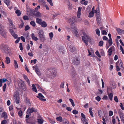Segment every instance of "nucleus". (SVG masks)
Listing matches in <instances>:
<instances>
[{
    "mask_svg": "<svg viewBox=\"0 0 124 124\" xmlns=\"http://www.w3.org/2000/svg\"><path fill=\"white\" fill-rule=\"evenodd\" d=\"M8 21L10 24L9 31L14 38L16 39L18 38V36L15 33L16 32V27L13 24V23L11 20L8 19Z\"/></svg>",
    "mask_w": 124,
    "mask_h": 124,
    "instance_id": "nucleus-1",
    "label": "nucleus"
},
{
    "mask_svg": "<svg viewBox=\"0 0 124 124\" xmlns=\"http://www.w3.org/2000/svg\"><path fill=\"white\" fill-rule=\"evenodd\" d=\"M83 36L82 37V39L83 41L85 43V45L87 46L88 44V41L90 42L91 39L89 36L87 35L85 32H83Z\"/></svg>",
    "mask_w": 124,
    "mask_h": 124,
    "instance_id": "nucleus-2",
    "label": "nucleus"
},
{
    "mask_svg": "<svg viewBox=\"0 0 124 124\" xmlns=\"http://www.w3.org/2000/svg\"><path fill=\"white\" fill-rule=\"evenodd\" d=\"M4 27L0 23V34L3 37H7V30L4 29Z\"/></svg>",
    "mask_w": 124,
    "mask_h": 124,
    "instance_id": "nucleus-3",
    "label": "nucleus"
},
{
    "mask_svg": "<svg viewBox=\"0 0 124 124\" xmlns=\"http://www.w3.org/2000/svg\"><path fill=\"white\" fill-rule=\"evenodd\" d=\"M0 49L2 52L4 53H6L8 51V46L7 45L4 44H1Z\"/></svg>",
    "mask_w": 124,
    "mask_h": 124,
    "instance_id": "nucleus-4",
    "label": "nucleus"
},
{
    "mask_svg": "<svg viewBox=\"0 0 124 124\" xmlns=\"http://www.w3.org/2000/svg\"><path fill=\"white\" fill-rule=\"evenodd\" d=\"M14 99H15V102L17 104L20 103V98L18 92H16L15 93Z\"/></svg>",
    "mask_w": 124,
    "mask_h": 124,
    "instance_id": "nucleus-5",
    "label": "nucleus"
},
{
    "mask_svg": "<svg viewBox=\"0 0 124 124\" xmlns=\"http://www.w3.org/2000/svg\"><path fill=\"white\" fill-rule=\"evenodd\" d=\"M39 39L40 41L43 42L45 40V39L44 33L42 31H40L39 33Z\"/></svg>",
    "mask_w": 124,
    "mask_h": 124,
    "instance_id": "nucleus-6",
    "label": "nucleus"
},
{
    "mask_svg": "<svg viewBox=\"0 0 124 124\" xmlns=\"http://www.w3.org/2000/svg\"><path fill=\"white\" fill-rule=\"evenodd\" d=\"M27 111H28L27 112V113L28 114H30L33 112L36 113L37 112V109L33 107L28 108V109Z\"/></svg>",
    "mask_w": 124,
    "mask_h": 124,
    "instance_id": "nucleus-7",
    "label": "nucleus"
},
{
    "mask_svg": "<svg viewBox=\"0 0 124 124\" xmlns=\"http://www.w3.org/2000/svg\"><path fill=\"white\" fill-rule=\"evenodd\" d=\"M80 63L79 59L78 57L75 58L73 61L72 63L75 65H77Z\"/></svg>",
    "mask_w": 124,
    "mask_h": 124,
    "instance_id": "nucleus-8",
    "label": "nucleus"
},
{
    "mask_svg": "<svg viewBox=\"0 0 124 124\" xmlns=\"http://www.w3.org/2000/svg\"><path fill=\"white\" fill-rule=\"evenodd\" d=\"M19 86L21 87L22 90L24 91L26 90V86L23 82H20L18 84Z\"/></svg>",
    "mask_w": 124,
    "mask_h": 124,
    "instance_id": "nucleus-9",
    "label": "nucleus"
},
{
    "mask_svg": "<svg viewBox=\"0 0 124 124\" xmlns=\"http://www.w3.org/2000/svg\"><path fill=\"white\" fill-rule=\"evenodd\" d=\"M49 70L51 73L52 75L55 77L56 76L57 74V73L56 70L54 69H50Z\"/></svg>",
    "mask_w": 124,
    "mask_h": 124,
    "instance_id": "nucleus-10",
    "label": "nucleus"
},
{
    "mask_svg": "<svg viewBox=\"0 0 124 124\" xmlns=\"http://www.w3.org/2000/svg\"><path fill=\"white\" fill-rule=\"evenodd\" d=\"M25 121L27 123H30L32 124H35V123L33 118H31L29 119H26Z\"/></svg>",
    "mask_w": 124,
    "mask_h": 124,
    "instance_id": "nucleus-11",
    "label": "nucleus"
},
{
    "mask_svg": "<svg viewBox=\"0 0 124 124\" xmlns=\"http://www.w3.org/2000/svg\"><path fill=\"white\" fill-rule=\"evenodd\" d=\"M69 20L71 24H73L76 22V17H72L70 18Z\"/></svg>",
    "mask_w": 124,
    "mask_h": 124,
    "instance_id": "nucleus-12",
    "label": "nucleus"
},
{
    "mask_svg": "<svg viewBox=\"0 0 124 124\" xmlns=\"http://www.w3.org/2000/svg\"><path fill=\"white\" fill-rule=\"evenodd\" d=\"M114 48V46H112L110 47L108 50V53L109 56H110L111 55L113 52V49Z\"/></svg>",
    "mask_w": 124,
    "mask_h": 124,
    "instance_id": "nucleus-13",
    "label": "nucleus"
},
{
    "mask_svg": "<svg viewBox=\"0 0 124 124\" xmlns=\"http://www.w3.org/2000/svg\"><path fill=\"white\" fill-rule=\"evenodd\" d=\"M82 8L81 7H79L78 8L77 14V17L78 18L80 17V15H81V11Z\"/></svg>",
    "mask_w": 124,
    "mask_h": 124,
    "instance_id": "nucleus-14",
    "label": "nucleus"
},
{
    "mask_svg": "<svg viewBox=\"0 0 124 124\" xmlns=\"http://www.w3.org/2000/svg\"><path fill=\"white\" fill-rule=\"evenodd\" d=\"M38 96H37V97L41 100V101H45L46 100L45 99L42 98H41V96H42V95L41 93H39L38 94Z\"/></svg>",
    "mask_w": 124,
    "mask_h": 124,
    "instance_id": "nucleus-15",
    "label": "nucleus"
},
{
    "mask_svg": "<svg viewBox=\"0 0 124 124\" xmlns=\"http://www.w3.org/2000/svg\"><path fill=\"white\" fill-rule=\"evenodd\" d=\"M116 29L118 34H120L122 33L124 34V30L117 28H116Z\"/></svg>",
    "mask_w": 124,
    "mask_h": 124,
    "instance_id": "nucleus-16",
    "label": "nucleus"
},
{
    "mask_svg": "<svg viewBox=\"0 0 124 124\" xmlns=\"http://www.w3.org/2000/svg\"><path fill=\"white\" fill-rule=\"evenodd\" d=\"M34 15L36 17L38 18H41V13L39 12H37L36 14H35Z\"/></svg>",
    "mask_w": 124,
    "mask_h": 124,
    "instance_id": "nucleus-17",
    "label": "nucleus"
},
{
    "mask_svg": "<svg viewBox=\"0 0 124 124\" xmlns=\"http://www.w3.org/2000/svg\"><path fill=\"white\" fill-rule=\"evenodd\" d=\"M7 81V79L5 78L0 79V87L2 86V83L5 82Z\"/></svg>",
    "mask_w": 124,
    "mask_h": 124,
    "instance_id": "nucleus-18",
    "label": "nucleus"
},
{
    "mask_svg": "<svg viewBox=\"0 0 124 124\" xmlns=\"http://www.w3.org/2000/svg\"><path fill=\"white\" fill-rule=\"evenodd\" d=\"M42 27L45 28L47 26L46 23L44 21H42L40 24Z\"/></svg>",
    "mask_w": 124,
    "mask_h": 124,
    "instance_id": "nucleus-19",
    "label": "nucleus"
},
{
    "mask_svg": "<svg viewBox=\"0 0 124 124\" xmlns=\"http://www.w3.org/2000/svg\"><path fill=\"white\" fill-rule=\"evenodd\" d=\"M31 38L32 39L36 41L38 39L35 36L34 34V33H32L31 35Z\"/></svg>",
    "mask_w": 124,
    "mask_h": 124,
    "instance_id": "nucleus-20",
    "label": "nucleus"
},
{
    "mask_svg": "<svg viewBox=\"0 0 124 124\" xmlns=\"http://www.w3.org/2000/svg\"><path fill=\"white\" fill-rule=\"evenodd\" d=\"M23 77L25 80L27 81V83L29 84H30V81L26 75H23Z\"/></svg>",
    "mask_w": 124,
    "mask_h": 124,
    "instance_id": "nucleus-21",
    "label": "nucleus"
},
{
    "mask_svg": "<svg viewBox=\"0 0 124 124\" xmlns=\"http://www.w3.org/2000/svg\"><path fill=\"white\" fill-rule=\"evenodd\" d=\"M1 117V118L4 117L5 119H6L7 117V113L5 112H4L2 114Z\"/></svg>",
    "mask_w": 124,
    "mask_h": 124,
    "instance_id": "nucleus-22",
    "label": "nucleus"
},
{
    "mask_svg": "<svg viewBox=\"0 0 124 124\" xmlns=\"http://www.w3.org/2000/svg\"><path fill=\"white\" fill-rule=\"evenodd\" d=\"M25 101H26V103L28 104L29 106H30L31 105V103L30 100L28 99L27 97L25 98Z\"/></svg>",
    "mask_w": 124,
    "mask_h": 124,
    "instance_id": "nucleus-23",
    "label": "nucleus"
},
{
    "mask_svg": "<svg viewBox=\"0 0 124 124\" xmlns=\"http://www.w3.org/2000/svg\"><path fill=\"white\" fill-rule=\"evenodd\" d=\"M102 112L101 110H99L98 111V115L100 118H101L103 117L102 116Z\"/></svg>",
    "mask_w": 124,
    "mask_h": 124,
    "instance_id": "nucleus-24",
    "label": "nucleus"
},
{
    "mask_svg": "<svg viewBox=\"0 0 124 124\" xmlns=\"http://www.w3.org/2000/svg\"><path fill=\"white\" fill-rule=\"evenodd\" d=\"M36 23L39 24H40L42 22V19H39L38 18H37L36 19Z\"/></svg>",
    "mask_w": 124,
    "mask_h": 124,
    "instance_id": "nucleus-25",
    "label": "nucleus"
},
{
    "mask_svg": "<svg viewBox=\"0 0 124 124\" xmlns=\"http://www.w3.org/2000/svg\"><path fill=\"white\" fill-rule=\"evenodd\" d=\"M108 97L109 99L110 100H112L113 97V94L112 93H108Z\"/></svg>",
    "mask_w": 124,
    "mask_h": 124,
    "instance_id": "nucleus-26",
    "label": "nucleus"
},
{
    "mask_svg": "<svg viewBox=\"0 0 124 124\" xmlns=\"http://www.w3.org/2000/svg\"><path fill=\"white\" fill-rule=\"evenodd\" d=\"M119 62H120V68L121 69H124V68L123 67V64L122 63V61L120 59L119 60Z\"/></svg>",
    "mask_w": 124,
    "mask_h": 124,
    "instance_id": "nucleus-27",
    "label": "nucleus"
},
{
    "mask_svg": "<svg viewBox=\"0 0 124 124\" xmlns=\"http://www.w3.org/2000/svg\"><path fill=\"white\" fill-rule=\"evenodd\" d=\"M32 89L33 91L35 92L36 93H37V90L36 87L34 84L32 85Z\"/></svg>",
    "mask_w": 124,
    "mask_h": 124,
    "instance_id": "nucleus-28",
    "label": "nucleus"
},
{
    "mask_svg": "<svg viewBox=\"0 0 124 124\" xmlns=\"http://www.w3.org/2000/svg\"><path fill=\"white\" fill-rule=\"evenodd\" d=\"M35 10L33 9H31L30 13L32 16H33L35 14Z\"/></svg>",
    "mask_w": 124,
    "mask_h": 124,
    "instance_id": "nucleus-29",
    "label": "nucleus"
},
{
    "mask_svg": "<svg viewBox=\"0 0 124 124\" xmlns=\"http://www.w3.org/2000/svg\"><path fill=\"white\" fill-rule=\"evenodd\" d=\"M56 119L58 121L61 122H62L63 121L62 117L61 116H59L58 117H57L56 118Z\"/></svg>",
    "mask_w": 124,
    "mask_h": 124,
    "instance_id": "nucleus-30",
    "label": "nucleus"
},
{
    "mask_svg": "<svg viewBox=\"0 0 124 124\" xmlns=\"http://www.w3.org/2000/svg\"><path fill=\"white\" fill-rule=\"evenodd\" d=\"M81 120L82 122L83 123V124H88V123L86 122V120L85 118H81Z\"/></svg>",
    "mask_w": 124,
    "mask_h": 124,
    "instance_id": "nucleus-31",
    "label": "nucleus"
},
{
    "mask_svg": "<svg viewBox=\"0 0 124 124\" xmlns=\"http://www.w3.org/2000/svg\"><path fill=\"white\" fill-rule=\"evenodd\" d=\"M70 51L72 53H74L76 52V48L75 47H72L70 49Z\"/></svg>",
    "mask_w": 124,
    "mask_h": 124,
    "instance_id": "nucleus-32",
    "label": "nucleus"
},
{
    "mask_svg": "<svg viewBox=\"0 0 124 124\" xmlns=\"http://www.w3.org/2000/svg\"><path fill=\"white\" fill-rule=\"evenodd\" d=\"M94 12L93 11L90 12L88 15V17H92L93 16Z\"/></svg>",
    "mask_w": 124,
    "mask_h": 124,
    "instance_id": "nucleus-33",
    "label": "nucleus"
},
{
    "mask_svg": "<svg viewBox=\"0 0 124 124\" xmlns=\"http://www.w3.org/2000/svg\"><path fill=\"white\" fill-rule=\"evenodd\" d=\"M35 71L36 73L39 76H40L41 75V74L40 73V71L38 69H35Z\"/></svg>",
    "mask_w": 124,
    "mask_h": 124,
    "instance_id": "nucleus-34",
    "label": "nucleus"
},
{
    "mask_svg": "<svg viewBox=\"0 0 124 124\" xmlns=\"http://www.w3.org/2000/svg\"><path fill=\"white\" fill-rule=\"evenodd\" d=\"M108 42L110 45V46H111L113 44L112 40V39H109L108 40Z\"/></svg>",
    "mask_w": 124,
    "mask_h": 124,
    "instance_id": "nucleus-35",
    "label": "nucleus"
},
{
    "mask_svg": "<svg viewBox=\"0 0 124 124\" xmlns=\"http://www.w3.org/2000/svg\"><path fill=\"white\" fill-rule=\"evenodd\" d=\"M95 31L96 34H97L99 36H100V31L99 29H96L95 30Z\"/></svg>",
    "mask_w": 124,
    "mask_h": 124,
    "instance_id": "nucleus-36",
    "label": "nucleus"
},
{
    "mask_svg": "<svg viewBox=\"0 0 124 124\" xmlns=\"http://www.w3.org/2000/svg\"><path fill=\"white\" fill-rule=\"evenodd\" d=\"M23 35L26 38V39H29V35L28 33H26Z\"/></svg>",
    "mask_w": 124,
    "mask_h": 124,
    "instance_id": "nucleus-37",
    "label": "nucleus"
},
{
    "mask_svg": "<svg viewBox=\"0 0 124 124\" xmlns=\"http://www.w3.org/2000/svg\"><path fill=\"white\" fill-rule=\"evenodd\" d=\"M16 13L17 15L18 16H20L21 14L20 11L18 10H16Z\"/></svg>",
    "mask_w": 124,
    "mask_h": 124,
    "instance_id": "nucleus-38",
    "label": "nucleus"
},
{
    "mask_svg": "<svg viewBox=\"0 0 124 124\" xmlns=\"http://www.w3.org/2000/svg\"><path fill=\"white\" fill-rule=\"evenodd\" d=\"M30 23L33 27H34L36 26V23L35 22L33 21H31V22Z\"/></svg>",
    "mask_w": 124,
    "mask_h": 124,
    "instance_id": "nucleus-39",
    "label": "nucleus"
},
{
    "mask_svg": "<svg viewBox=\"0 0 124 124\" xmlns=\"http://www.w3.org/2000/svg\"><path fill=\"white\" fill-rule=\"evenodd\" d=\"M97 23L98 25L100 24L101 22V18H98L96 19Z\"/></svg>",
    "mask_w": 124,
    "mask_h": 124,
    "instance_id": "nucleus-40",
    "label": "nucleus"
},
{
    "mask_svg": "<svg viewBox=\"0 0 124 124\" xmlns=\"http://www.w3.org/2000/svg\"><path fill=\"white\" fill-rule=\"evenodd\" d=\"M48 119L49 121L52 124H54L55 123V121L53 119H51V118H48Z\"/></svg>",
    "mask_w": 124,
    "mask_h": 124,
    "instance_id": "nucleus-41",
    "label": "nucleus"
},
{
    "mask_svg": "<svg viewBox=\"0 0 124 124\" xmlns=\"http://www.w3.org/2000/svg\"><path fill=\"white\" fill-rule=\"evenodd\" d=\"M14 63L15 64V67L16 69L18 67V66L16 61L15 60H14Z\"/></svg>",
    "mask_w": 124,
    "mask_h": 124,
    "instance_id": "nucleus-42",
    "label": "nucleus"
},
{
    "mask_svg": "<svg viewBox=\"0 0 124 124\" xmlns=\"http://www.w3.org/2000/svg\"><path fill=\"white\" fill-rule=\"evenodd\" d=\"M37 120L38 123L40 124H42V123L43 122V120L42 119H38Z\"/></svg>",
    "mask_w": 124,
    "mask_h": 124,
    "instance_id": "nucleus-43",
    "label": "nucleus"
},
{
    "mask_svg": "<svg viewBox=\"0 0 124 124\" xmlns=\"http://www.w3.org/2000/svg\"><path fill=\"white\" fill-rule=\"evenodd\" d=\"M103 44V42L102 41H100L99 43V46H102Z\"/></svg>",
    "mask_w": 124,
    "mask_h": 124,
    "instance_id": "nucleus-44",
    "label": "nucleus"
},
{
    "mask_svg": "<svg viewBox=\"0 0 124 124\" xmlns=\"http://www.w3.org/2000/svg\"><path fill=\"white\" fill-rule=\"evenodd\" d=\"M18 115L20 117H21L22 116L23 114L22 111L21 110H20L18 112Z\"/></svg>",
    "mask_w": 124,
    "mask_h": 124,
    "instance_id": "nucleus-45",
    "label": "nucleus"
},
{
    "mask_svg": "<svg viewBox=\"0 0 124 124\" xmlns=\"http://www.w3.org/2000/svg\"><path fill=\"white\" fill-rule=\"evenodd\" d=\"M49 36L50 39H52V38L53 37V34L52 32H51L49 33Z\"/></svg>",
    "mask_w": 124,
    "mask_h": 124,
    "instance_id": "nucleus-46",
    "label": "nucleus"
},
{
    "mask_svg": "<svg viewBox=\"0 0 124 124\" xmlns=\"http://www.w3.org/2000/svg\"><path fill=\"white\" fill-rule=\"evenodd\" d=\"M23 19L24 20H28L29 19L28 17L27 16H24L23 17Z\"/></svg>",
    "mask_w": 124,
    "mask_h": 124,
    "instance_id": "nucleus-47",
    "label": "nucleus"
},
{
    "mask_svg": "<svg viewBox=\"0 0 124 124\" xmlns=\"http://www.w3.org/2000/svg\"><path fill=\"white\" fill-rule=\"evenodd\" d=\"M96 54L99 58L101 57V56L100 55L99 53L98 50H97L95 52Z\"/></svg>",
    "mask_w": 124,
    "mask_h": 124,
    "instance_id": "nucleus-48",
    "label": "nucleus"
},
{
    "mask_svg": "<svg viewBox=\"0 0 124 124\" xmlns=\"http://www.w3.org/2000/svg\"><path fill=\"white\" fill-rule=\"evenodd\" d=\"M95 99L97 101H99L101 99V98L99 96H97L96 97Z\"/></svg>",
    "mask_w": 124,
    "mask_h": 124,
    "instance_id": "nucleus-49",
    "label": "nucleus"
},
{
    "mask_svg": "<svg viewBox=\"0 0 124 124\" xmlns=\"http://www.w3.org/2000/svg\"><path fill=\"white\" fill-rule=\"evenodd\" d=\"M73 113L75 115L77 114L78 113V111L76 110H74L72 111Z\"/></svg>",
    "mask_w": 124,
    "mask_h": 124,
    "instance_id": "nucleus-50",
    "label": "nucleus"
},
{
    "mask_svg": "<svg viewBox=\"0 0 124 124\" xmlns=\"http://www.w3.org/2000/svg\"><path fill=\"white\" fill-rule=\"evenodd\" d=\"M101 33L102 35H107V33L105 30H103L101 31Z\"/></svg>",
    "mask_w": 124,
    "mask_h": 124,
    "instance_id": "nucleus-51",
    "label": "nucleus"
},
{
    "mask_svg": "<svg viewBox=\"0 0 124 124\" xmlns=\"http://www.w3.org/2000/svg\"><path fill=\"white\" fill-rule=\"evenodd\" d=\"M30 28L29 26L28 25H27L25 26L24 30L25 31H26L28 30Z\"/></svg>",
    "mask_w": 124,
    "mask_h": 124,
    "instance_id": "nucleus-52",
    "label": "nucleus"
},
{
    "mask_svg": "<svg viewBox=\"0 0 124 124\" xmlns=\"http://www.w3.org/2000/svg\"><path fill=\"white\" fill-rule=\"evenodd\" d=\"M7 85L6 84H5L4 86L3 87V92H5V89L6 88Z\"/></svg>",
    "mask_w": 124,
    "mask_h": 124,
    "instance_id": "nucleus-53",
    "label": "nucleus"
},
{
    "mask_svg": "<svg viewBox=\"0 0 124 124\" xmlns=\"http://www.w3.org/2000/svg\"><path fill=\"white\" fill-rule=\"evenodd\" d=\"M47 1L49 3L51 6H53V3L52 0H47Z\"/></svg>",
    "mask_w": 124,
    "mask_h": 124,
    "instance_id": "nucleus-54",
    "label": "nucleus"
},
{
    "mask_svg": "<svg viewBox=\"0 0 124 124\" xmlns=\"http://www.w3.org/2000/svg\"><path fill=\"white\" fill-rule=\"evenodd\" d=\"M64 82H63L61 83L60 86V87L61 88H64Z\"/></svg>",
    "mask_w": 124,
    "mask_h": 124,
    "instance_id": "nucleus-55",
    "label": "nucleus"
},
{
    "mask_svg": "<svg viewBox=\"0 0 124 124\" xmlns=\"http://www.w3.org/2000/svg\"><path fill=\"white\" fill-rule=\"evenodd\" d=\"M109 116H112L113 114V112L112 111L110 110L109 111Z\"/></svg>",
    "mask_w": 124,
    "mask_h": 124,
    "instance_id": "nucleus-56",
    "label": "nucleus"
},
{
    "mask_svg": "<svg viewBox=\"0 0 124 124\" xmlns=\"http://www.w3.org/2000/svg\"><path fill=\"white\" fill-rule=\"evenodd\" d=\"M42 4L45 3V1L44 0H38Z\"/></svg>",
    "mask_w": 124,
    "mask_h": 124,
    "instance_id": "nucleus-57",
    "label": "nucleus"
},
{
    "mask_svg": "<svg viewBox=\"0 0 124 124\" xmlns=\"http://www.w3.org/2000/svg\"><path fill=\"white\" fill-rule=\"evenodd\" d=\"M114 100L116 102H117L118 101V100L117 96H115L114 97Z\"/></svg>",
    "mask_w": 124,
    "mask_h": 124,
    "instance_id": "nucleus-58",
    "label": "nucleus"
},
{
    "mask_svg": "<svg viewBox=\"0 0 124 124\" xmlns=\"http://www.w3.org/2000/svg\"><path fill=\"white\" fill-rule=\"evenodd\" d=\"M74 34L76 37L78 36V33L77 30H75Z\"/></svg>",
    "mask_w": 124,
    "mask_h": 124,
    "instance_id": "nucleus-59",
    "label": "nucleus"
},
{
    "mask_svg": "<svg viewBox=\"0 0 124 124\" xmlns=\"http://www.w3.org/2000/svg\"><path fill=\"white\" fill-rule=\"evenodd\" d=\"M120 106L121 108L123 110H124V107L123 106V104L121 102L120 103Z\"/></svg>",
    "mask_w": 124,
    "mask_h": 124,
    "instance_id": "nucleus-60",
    "label": "nucleus"
},
{
    "mask_svg": "<svg viewBox=\"0 0 124 124\" xmlns=\"http://www.w3.org/2000/svg\"><path fill=\"white\" fill-rule=\"evenodd\" d=\"M66 109L69 111H70L72 110V108L70 107H66Z\"/></svg>",
    "mask_w": 124,
    "mask_h": 124,
    "instance_id": "nucleus-61",
    "label": "nucleus"
},
{
    "mask_svg": "<svg viewBox=\"0 0 124 124\" xmlns=\"http://www.w3.org/2000/svg\"><path fill=\"white\" fill-rule=\"evenodd\" d=\"M13 106L12 105H11V106H9V111L13 110Z\"/></svg>",
    "mask_w": 124,
    "mask_h": 124,
    "instance_id": "nucleus-62",
    "label": "nucleus"
},
{
    "mask_svg": "<svg viewBox=\"0 0 124 124\" xmlns=\"http://www.w3.org/2000/svg\"><path fill=\"white\" fill-rule=\"evenodd\" d=\"M19 47L20 50H23V47L22 44V43H20Z\"/></svg>",
    "mask_w": 124,
    "mask_h": 124,
    "instance_id": "nucleus-63",
    "label": "nucleus"
},
{
    "mask_svg": "<svg viewBox=\"0 0 124 124\" xmlns=\"http://www.w3.org/2000/svg\"><path fill=\"white\" fill-rule=\"evenodd\" d=\"M7 121L5 120H4L2 121L1 124H6Z\"/></svg>",
    "mask_w": 124,
    "mask_h": 124,
    "instance_id": "nucleus-64",
    "label": "nucleus"
}]
</instances>
